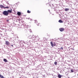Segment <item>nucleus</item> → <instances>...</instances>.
<instances>
[{
    "instance_id": "1",
    "label": "nucleus",
    "mask_w": 78,
    "mask_h": 78,
    "mask_svg": "<svg viewBox=\"0 0 78 78\" xmlns=\"http://www.w3.org/2000/svg\"><path fill=\"white\" fill-rule=\"evenodd\" d=\"M2 14H4V15H5V16H8V14H9L8 12V11H4L2 13Z\"/></svg>"
},
{
    "instance_id": "2",
    "label": "nucleus",
    "mask_w": 78,
    "mask_h": 78,
    "mask_svg": "<svg viewBox=\"0 0 78 78\" xmlns=\"http://www.w3.org/2000/svg\"><path fill=\"white\" fill-rule=\"evenodd\" d=\"M50 44L51 47H53L54 46H56V43L55 42H54L53 43V42H51Z\"/></svg>"
},
{
    "instance_id": "3",
    "label": "nucleus",
    "mask_w": 78,
    "mask_h": 78,
    "mask_svg": "<svg viewBox=\"0 0 78 78\" xmlns=\"http://www.w3.org/2000/svg\"><path fill=\"white\" fill-rule=\"evenodd\" d=\"M59 30L60 31L62 32L64 30V28H59Z\"/></svg>"
},
{
    "instance_id": "4",
    "label": "nucleus",
    "mask_w": 78,
    "mask_h": 78,
    "mask_svg": "<svg viewBox=\"0 0 78 78\" xmlns=\"http://www.w3.org/2000/svg\"><path fill=\"white\" fill-rule=\"evenodd\" d=\"M5 44L7 45H9V42L8 41H5Z\"/></svg>"
},
{
    "instance_id": "5",
    "label": "nucleus",
    "mask_w": 78,
    "mask_h": 78,
    "mask_svg": "<svg viewBox=\"0 0 78 78\" xmlns=\"http://www.w3.org/2000/svg\"><path fill=\"white\" fill-rule=\"evenodd\" d=\"M10 9L11 10H8L7 12H8V13H9H9H11V12H12V10L11 9Z\"/></svg>"
},
{
    "instance_id": "6",
    "label": "nucleus",
    "mask_w": 78,
    "mask_h": 78,
    "mask_svg": "<svg viewBox=\"0 0 78 78\" xmlns=\"http://www.w3.org/2000/svg\"><path fill=\"white\" fill-rule=\"evenodd\" d=\"M31 39H35V36H32L31 37Z\"/></svg>"
},
{
    "instance_id": "7",
    "label": "nucleus",
    "mask_w": 78,
    "mask_h": 78,
    "mask_svg": "<svg viewBox=\"0 0 78 78\" xmlns=\"http://www.w3.org/2000/svg\"><path fill=\"white\" fill-rule=\"evenodd\" d=\"M17 14L18 15V16H20L21 15V13L20 12H18L17 13Z\"/></svg>"
},
{
    "instance_id": "8",
    "label": "nucleus",
    "mask_w": 78,
    "mask_h": 78,
    "mask_svg": "<svg viewBox=\"0 0 78 78\" xmlns=\"http://www.w3.org/2000/svg\"><path fill=\"white\" fill-rule=\"evenodd\" d=\"M3 61H4V62H8V60H7L5 58L4 59Z\"/></svg>"
},
{
    "instance_id": "9",
    "label": "nucleus",
    "mask_w": 78,
    "mask_h": 78,
    "mask_svg": "<svg viewBox=\"0 0 78 78\" xmlns=\"http://www.w3.org/2000/svg\"><path fill=\"white\" fill-rule=\"evenodd\" d=\"M0 7L1 8H4L5 7H4V6L2 5H0Z\"/></svg>"
},
{
    "instance_id": "10",
    "label": "nucleus",
    "mask_w": 78,
    "mask_h": 78,
    "mask_svg": "<svg viewBox=\"0 0 78 78\" xmlns=\"http://www.w3.org/2000/svg\"><path fill=\"white\" fill-rule=\"evenodd\" d=\"M58 78H61V77H62V76L60 74H59L58 75Z\"/></svg>"
},
{
    "instance_id": "11",
    "label": "nucleus",
    "mask_w": 78,
    "mask_h": 78,
    "mask_svg": "<svg viewBox=\"0 0 78 78\" xmlns=\"http://www.w3.org/2000/svg\"><path fill=\"white\" fill-rule=\"evenodd\" d=\"M58 22L59 23H63V21L61 20H59L58 21Z\"/></svg>"
},
{
    "instance_id": "12",
    "label": "nucleus",
    "mask_w": 78,
    "mask_h": 78,
    "mask_svg": "<svg viewBox=\"0 0 78 78\" xmlns=\"http://www.w3.org/2000/svg\"><path fill=\"white\" fill-rule=\"evenodd\" d=\"M65 11H69V9L68 8H66Z\"/></svg>"
},
{
    "instance_id": "13",
    "label": "nucleus",
    "mask_w": 78,
    "mask_h": 78,
    "mask_svg": "<svg viewBox=\"0 0 78 78\" xmlns=\"http://www.w3.org/2000/svg\"><path fill=\"white\" fill-rule=\"evenodd\" d=\"M0 77L1 78H5V77L0 74Z\"/></svg>"
},
{
    "instance_id": "14",
    "label": "nucleus",
    "mask_w": 78,
    "mask_h": 78,
    "mask_svg": "<svg viewBox=\"0 0 78 78\" xmlns=\"http://www.w3.org/2000/svg\"><path fill=\"white\" fill-rule=\"evenodd\" d=\"M27 13H31V11H29V10H28L27 11Z\"/></svg>"
},
{
    "instance_id": "15",
    "label": "nucleus",
    "mask_w": 78,
    "mask_h": 78,
    "mask_svg": "<svg viewBox=\"0 0 78 78\" xmlns=\"http://www.w3.org/2000/svg\"><path fill=\"white\" fill-rule=\"evenodd\" d=\"M36 21H35V23H36L37 25V26H39V24H40V23H38V24H37V23H36Z\"/></svg>"
},
{
    "instance_id": "16",
    "label": "nucleus",
    "mask_w": 78,
    "mask_h": 78,
    "mask_svg": "<svg viewBox=\"0 0 78 78\" xmlns=\"http://www.w3.org/2000/svg\"><path fill=\"white\" fill-rule=\"evenodd\" d=\"M55 65H57V62H54Z\"/></svg>"
},
{
    "instance_id": "17",
    "label": "nucleus",
    "mask_w": 78,
    "mask_h": 78,
    "mask_svg": "<svg viewBox=\"0 0 78 78\" xmlns=\"http://www.w3.org/2000/svg\"><path fill=\"white\" fill-rule=\"evenodd\" d=\"M71 72H73V69H71Z\"/></svg>"
},
{
    "instance_id": "18",
    "label": "nucleus",
    "mask_w": 78,
    "mask_h": 78,
    "mask_svg": "<svg viewBox=\"0 0 78 78\" xmlns=\"http://www.w3.org/2000/svg\"><path fill=\"white\" fill-rule=\"evenodd\" d=\"M4 8H9V7L8 6L6 7H4Z\"/></svg>"
},
{
    "instance_id": "19",
    "label": "nucleus",
    "mask_w": 78,
    "mask_h": 78,
    "mask_svg": "<svg viewBox=\"0 0 78 78\" xmlns=\"http://www.w3.org/2000/svg\"><path fill=\"white\" fill-rule=\"evenodd\" d=\"M61 50H63V48L62 47L61 48H60Z\"/></svg>"
},
{
    "instance_id": "20",
    "label": "nucleus",
    "mask_w": 78,
    "mask_h": 78,
    "mask_svg": "<svg viewBox=\"0 0 78 78\" xmlns=\"http://www.w3.org/2000/svg\"><path fill=\"white\" fill-rule=\"evenodd\" d=\"M52 8H54V7L53 6V4H52Z\"/></svg>"
},
{
    "instance_id": "21",
    "label": "nucleus",
    "mask_w": 78,
    "mask_h": 78,
    "mask_svg": "<svg viewBox=\"0 0 78 78\" xmlns=\"http://www.w3.org/2000/svg\"><path fill=\"white\" fill-rule=\"evenodd\" d=\"M9 21V20H7V22H8Z\"/></svg>"
},
{
    "instance_id": "22",
    "label": "nucleus",
    "mask_w": 78,
    "mask_h": 78,
    "mask_svg": "<svg viewBox=\"0 0 78 78\" xmlns=\"http://www.w3.org/2000/svg\"><path fill=\"white\" fill-rule=\"evenodd\" d=\"M11 46H12V47H13V45H11Z\"/></svg>"
},
{
    "instance_id": "23",
    "label": "nucleus",
    "mask_w": 78,
    "mask_h": 78,
    "mask_svg": "<svg viewBox=\"0 0 78 78\" xmlns=\"http://www.w3.org/2000/svg\"><path fill=\"white\" fill-rule=\"evenodd\" d=\"M28 19V20H29V19H30V18H28V19Z\"/></svg>"
},
{
    "instance_id": "24",
    "label": "nucleus",
    "mask_w": 78,
    "mask_h": 78,
    "mask_svg": "<svg viewBox=\"0 0 78 78\" xmlns=\"http://www.w3.org/2000/svg\"><path fill=\"white\" fill-rule=\"evenodd\" d=\"M49 12H50V10H49Z\"/></svg>"
}]
</instances>
